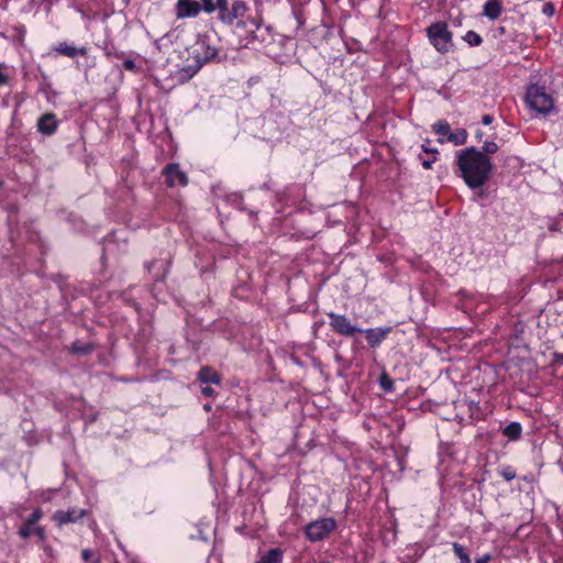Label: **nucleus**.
Instances as JSON below:
<instances>
[{
	"label": "nucleus",
	"instance_id": "obj_1",
	"mask_svg": "<svg viewBox=\"0 0 563 563\" xmlns=\"http://www.w3.org/2000/svg\"><path fill=\"white\" fill-rule=\"evenodd\" d=\"M456 174L472 190L481 189L490 178L492 159L474 146L461 150L456 156Z\"/></svg>",
	"mask_w": 563,
	"mask_h": 563
},
{
	"label": "nucleus",
	"instance_id": "obj_2",
	"mask_svg": "<svg viewBox=\"0 0 563 563\" xmlns=\"http://www.w3.org/2000/svg\"><path fill=\"white\" fill-rule=\"evenodd\" d=\"M206 13L218 12L219 20L228 25L240 18H243L249 10L243 0H234L229 7V0H201Z\"/></svg>",
	"mask_w": 563,
	"mask_h": 563
},
{
	"label": "nucleus",
	"instance_id": "obj_3",
	"mask_svg": "<svg viewBox=\"0 0 563 563\" xmlns=\"http://www.w3.org/2000/svg\"><path fill=\"white\" fill-rule=\"evenodd\" d=\"M526 102L536 112L541 114L550 113L554 108V100L545 88L539 85H531L526 92Z\"/></svg>",
	"mask_w": 563,
	"mask_h": 563
},
{
	"label": "nucleus",
	"instance_id": "obj_4",
	"mask_svg": "<svg viewBox=\"0 0 563 563\" xmlns=\"http://www.w3.org/2000/svg\"><path fill=\"white\" fill-rule=\"evenodd\" d=\"M426 32L430 43L439 53H448L453 47L452 33L445 22L432 23Z\"/></svg>",
	"mask_w": 563,
	"mask_h": 563
},
{
	"label": "nucleus",
	"instance_id": "obj_5",
	"mask_svg": "<svg viewBox=\"0 0 563 563\" xmlns=\"http://www.w3.org/2000/svg\"><path fill=\"white\" fill-rule=\"evenodd\" d=\"M336 527L333 518H321L308 523L305 528L306 537L311 542H318L327 538Z\"/></svg>",
	"mask_w": 563,
	"mask_h": 563
},
{
	"label": "nucleus",
	"instance_id": "obj_6",
	"mask_svg": "<svg viewBox=\"0 0 563 563\" xmlns=\"http://www.w3.org/2000/svg\"><path fill=\"white\" fill-rule=\"evenodd\" d=\"M328 317L330 318V327L332 330L343 336H353L355 333L361 332L362 329L351 323L344 314H339L335 312H328Z\"/></svg>",
	"mask_w": 563,
	"mask_h": 563
},
{
	"label": "nucleus",
	"instance_id": "obj_7",
	"mask_svg": "<svg viewBox=\"0 0 563 563\" xmlns=\"http://www.w3.org/2000/svg\"><path fill=\"white\" fill-rule=\"evenodd\" d=\"M203 10V4L196 0H177V19L196 18Z\"/></svg>",
	"mask_w": 563,
	"mask_h": 563
},
{
	"label": "nucleus",
	"instance_id": "obj_8",
	"mask_svg": "<svg viewBox=\"0 0 563 563\" xmlns=\"http://www.w3.org/2000/svg\"><path fill=\"white\" fill-rule=\"evenodd\" d=\"M164 175L166 178V184L169 187L174 186H186L188 184V177L187 175L179 168L178 164H168L164 168Z\"/></svg>",
	"mask_w": 563,
	"mask_h": 563
},
{
	"label": "nucleus",
	"instance_id": "obj_9",
	"mask_svg": "<svg viewBox=\"0 0 563 563\" xmlns=\"http://www.w3.org/2000/svg\"><path fill=\"white\" fill-rule=\"evenodd\" d=\"M87 515V510L79 509V508H71L68 510H57L53 519L59 525H68V523H75L79 519L84 518Z\"/></svg>",
	"mask_w": 563,
	"mask_h": 563
},
{
	"label": "nucleus",
	"instance_id": "obj_10",
	"mask_svg": "<svg viewBox=\"0 0 563 563\" xmlns=\"http://www.w3.org/2000/svg\"><path fill=\"white\" fill-rule=\"evenodd\" d=\"M391 328L390 327H384V328H375V329H366L362 330L361 332L364 333L365 339L367 340L371 347L375 349L377 347L390 333Z\"/></svg>",
	"mask_w": 563,
	"mask_h": 563
},
{
	"label": "nucleus",
	"instance_id": "obj_11",
	"mask_svg": "<svg viewBox=\"0 0 563 563\" xmlns=\"http://www.w3.org/2000/svg\"><path fill=\"white\" fill-rule=\"evenodd\" d=\"M217 54L218 49L216 47L210 46L206 42H201L194 51V58H196L198 62H201V65L203 66L206 63L213 59Z\"/></svg>",
	"mask_w": 563,
	"mask_h": 563
},
{
	"label": "nucleus",
	"instance_id": "obj_12",
	"mask_svg": "<svg viewBox=\"0 0 563 563\" xmlns=\"http://www.w3.org/2000/svg\"><path fill=\"white\" fill-rule=\"evenodd\" d=\"M57 129V120L54 113H45L37 121V130L45 135H52Z\"/></svg>",
	"mask_w": 563,
	"mask_h": 563
},
{
	"label": "nucleus",
	"instance_id": "obj_13",
	"mask_svg": "<svg viewBox=\"0 0 563 563\" xmlns=\"http://www.w3.org/2000/svg\"><path fill=\"white\" fill-rule=\"evenodd\" d=\"M55 52L59 55L67 57H76L77 55L86 56L87 48L86 47H76L75 45L68 44L67 42H62L57 46H55Z\"/></svg>",
	"mask_w": 563,
	"mask_h": 563
},
{
	"label": "nucleus",
	"instance_id": "obj_14",
	"mask_svg": "<svg viewBox=\"0 0 563 563\" xmlns=\"http://www.w3.org/2000/svg\"><path fill=\"white\" fill-rule=\"evenodd\" d=\"M201 62H198L196 58H194V63L180 68L177 71L176 76L178 81L181 84L187 82L201 69Z\"/></svg>",
	"mask_w": 563,
	"mask_h": 563
},
{
	"label": "nucleus",
	"instance_id": "obj_15",
	"mask_svg": "<svg viewBox=\"0 0 563 563\" xmlns=\"http://www.w3.org/2000/svg\"><path fill=\"white\" fill-rule=\"evenodd\" d=\"M198 379L205 384H220V375L208 366L200 368Z\"/></svg>",
	"mask_w": 563,
	"mask_h": 563
},
{
	"label": "nucleus",
	"instance_id": "obj_16",
	"mask_svg": "<svg viewBox=\"0 0 563 563\" xmlns=\"http://www.w3.org/2000/svg\"><path fill=\"white\" fill-rule=\"evenodd\" d=\"M501 10H503V8L498 0H488L484 4L483 14L490 20H496L501 14Z\"/></svg>",
	"mask_w": 563,
	"mask_h": 563
},
{
	"label": "nucleus",
	"instance_id": "obj_17",
	"mask_svg": "<svg viewBox=\"0 0 563 563\" xmlns=\"http://www.w3.org/2000/svg\"><path fill=\"white\" fill-rule=\"evenodd\" d=\"M521 432H522V428L519 422H510L503 430V434L508 440H511V441L518 440L521 435Z\"/></svg>",
	"mask_w": 563,
	"mask_h": 563
},
{
	"label": "nucleus",
	"instance_id": "obj_18",
	"mask_svg": "<svg viewBox=\"0 0 563 563\" xmlns=\"http://www.w3.org/2000/svg\"><path fill=\"white\" fill-rule=\"evenodd\" d=\"M467 140V132L464 129L456 130L455 132L449 133L446 141L455 144V145H462L466 143Z\"/></svg>",
	"mask_w": 563,
	"mask_h": 563
},
{
	"label": "nucleus",
	"instance_id": "obj_19",
	"mask_svg": "<svg viewBox=\"0 0 563 563\" xmlns=\"http://www.w3.org/2000/svg\"><path fill=\"white\" fill-rule=\"evenodd\" d=\"M283 552L278 548L271 549L262 559L256 563H277L282 560Z\"/></svg>",
	"mask_w": 563,
	"mask_h": 563
},
{
	"label": "nucleus",
	"instance_id": "obj_20",
	"mask_svg": "<svg viewBox=\"0 0 563 563\" xmlns=\"http://www.w3.org/2000/svg\"><path fill=\"white\" fill-rule=\"evenodd\" d=\"M452 550L454 554L459 558L460 563H471L470 554L467 553L464 545L461 543L454 542L452 544Z\"/></svg>",
	"mask_w": 563,
	"mask_h": 563
},
{
	"label": "nucleus",
	"instance_id": "obj_21",
	"mask_svg": "<svg viewBox=\"0 0 563 563\" xmlns=\"http://www.w3.org/2000/svg\"><path fill=\"white\" fill-rule=\"evenodd\" d=\"M432 129H433L434 133L438 135H443V136L448 137V135L450 133V124L444 120L437 121L432 125Z\"/></svg>",
	"mask_w": 563,
	"mask_h": 563
},
{
	"label": "nucleus",
	"instance_id": "obj_22",
	"mask_svg": "<svg viewBox=\"0 0 563 563\" xmlns=\"http://www.w3.org/2000/svg\"><path fill=\"white\" fill-rule=\"evenodd\" d=\"M378 382L383 390L387 393L394 390V380L386 373L380 374Z\"/></svg>",
	"mask_w": 563,
	"mask_h": 563
},
{
	"label": "nucleus",
	"instance_id": "obj_23",
	"mask_svg": "<svg viewBox=\"0 0 563 563\" xmlns=\"http://www.w3.org/2000/svg\"><path fill=\"white\" fill-rule=\"evenodd\" d=\"M463 38L470 46H478L483 42L481 35L474 31H468Z\"/></svg>",
	"mask_w": 563,
	"mask_h": 563
},
{
	"label": "nucleus",
	"instance_id": "obj_24",
	"mask_svg": "<svg viewBox=\"0 0 563 563\" xmlns=\"http://www.w3.org/2000/svg\"><path fill=\"white\" fill-rule=\"evenodd\" d=\"M36 526H29L26 521L20 527L18 533L22 539H27L30 536L33 534L34 528Z\"/></svg>",
	"mask_w": 563,
	"mask_h": 563
},
{
	"label": "nucleus",
	"instance_id": "obj_25",
	"mask_svg": "<svg viewBox=\"0 0 563 563\" xmlns=\"http://www.w3.org/2000/svg\"><path fill=\"white\" fill-rule=\"evenodd\" d=\"M498 151V145L495 142L486 141L484 142L482 150L479 152L484 153V155L488 156L489 154H495Z\"/></svg>",
	"mask_w": 563,
	"mask_h": 563
},
{
	"label": "nucleus",
	"instance_id": "obj_26",
	"mask_svg": "<svg viewBox=\"0 0 563 563\" xmlns=\"http://www.w3.org/2000/svg\"><path fill=\"white\" fill-rule=\"evenodd\" d=\"M42 510L35 509L26 519L25 521L29 523V526H36L37 521L42 518Z\"/></svg>",
	"mask_w": 563,
	"mask_h": 563
},
{
	"label": "nucleus",
	"instance_id": "obj_27",
	"mask_svg": "<svg viewBox=\"0 0 563 563\" xmlns=\"http://www.w3.org/2000/svg\"><path fill=\"white\" fill-rule=\"evenodd\" d=\"M501 476L507 481H511L516 477V472L510 467V466H507L505 468H503V471L500 472Z\"/></svg>",
	"mask_w": 563,
	"mask_h": 563
},
{
	"label": "nucleus",
	"instance_id": "obj_28",
	"mask_svg": "<svg viewBox=\"0 0 563 563\" xmlns=\"http://www.w3.org/2000/svg\"><path fill=\"white\" fill-rule=\"evenodd\" d=\"M71 351L77 354H87L91 351V346L90 345L79 346L77 344H73Z\"/></svg>",
	"mask_w": 563,
	"mask_h": 563
},
{
	"label": "nucleus",
	"instance_id": "obj_29",
	"mask_svg": "<svg viewBox=\"0 0 563 563\" xmlns=\"http://www.w3.org/2000/svg\"><path fill=\"white\" fill-rule=\"evenodd\" d=\"M421 158V164L423 166L424 169H430L432 167V164L435 162L437 159V155H432V157L430 158Z\"/></svg>",
	"mask_w": 563,
	"mask_h": 563
},
{
	"label": "nucleus",
	"instance_id": "obj_30",
	"mask_svg": "<svg viewBox=\"0 0 563 563\" xmlns=\"http://www.w3.org/2000/svg\"><path fill=\"white\" fill-rule=\"evenodd\" d=\"M123 67L126 69V70H130V71H135L136 70V65L134 63V60L128 58L123 62Z\"/></svg>",
	"mask_w": 563,
	"mask_h": 563
},
{
	"label": "nucleus",
	"instance_id": "obj_31",
	"mask_svg": "<svg viewBox=\"0 0 563 563\" xmlns=\"http://www.w3.org/2000/svg\"><path fill=\"white\" fill-rule=\"evenodd\" d=\"M542 12L549 16L553 15L554 13V5L552 3H545L543 5Z\"/></svg>",
	"mask_w": 563,
	"mask_h": 563
},
{
	"label": "nucleus",
	"instance_id": "obj_32",
	"mask_svg": "<svg viewBox=\"0 0 563 563\" xmlns=\"http://www.w3.org/2000/svg\"><path fill=\"white\" fill-rule=\"evenodd\" d=\"M33 534H36L41 541H44V540H45V531H44V529H43L42 527H40V526H36V527L34 528V532H33Z\"/></svg>",
	"mask_w": 563,
	"mask_h": 563
},
{
	"label": "nucleus",
	"instance_id": "obj_33",
	"mask_svg": "<svg viewBox=\"0 0 563 563\" xmlns=\"http://www.w3.org/2000/svg\"><path fill=\"white\" fill-rule=\"evenodd\" d=\"M490 561H492V555L487 553V554H484L481 558H477L475 560V563H489Z\"/></svg>",
	"mask_w": 563,
	"mask_h": 563
},
{
	"label": "nucleus",
	"instance_id": "obj_34",
	"mask_svg": "<svg viewBox=\"0 0 563 563\" xmlns=\"http://www.w3.org/2000/svg\"><path fill=\"white\" fill-rule=\"evenodd\" d=\"M81 558L84 561H89L92 558V551L89 549H84L81 551Z\"/></svg>",
	"mask_w": 563,
	"mask_h": 563
},
{
	"label": "nucleus",
	"instance_id": "obj_35",
	"mask_svg": "<svg viewBox=\"0 0 563 563\" xmlns=\"http://www.w3.org/2000/svg\"><path fill=\"white\" fill-rule=\"evenodd\" d=\"M8 82V76L2 71V65L0 64V86Z\"/></svg>",
	"mask_w": 563,
	"mask_h": 563
},
{
	"label": "nucleus",
	"instance_id": "obj_36",
	"mask_svg": "<svg viewBox=\"0 0 563 563\" xmlns=\"http://www.w3.org/2000/svg\"><path fill=\"white\" fill-rule=\"evenodd\" d=\"M493 122V117L490 114H484L482 117V123L485 125H489Z\"/></svg>",
	"mask_w": 563,
	"mask_h": 563
},
{
	"label": "nucleus",
	"instance_id": "obj_37",
	"mask_svg": "<svg viewBox=\"0 0 563 563\" xmlns=\"http://www.w3.org/2000/svg\"><path fill=\"white\" fill-rule=\"evenodd\" d=\"M201 393H202L205 396L210 397V396H212V395H213L214 390H213V388H211V387H203V388L201 389Z\"/></svg>",
	"mask_w": 563,
	"mask_h": 563
},
{
	"label": "nucleus",
	"instance_id": "obj_38",
	"mask_svg": "<svg viewBox=\"0 0 563 563\" xmlns=\"http://www.w3.org/2000/svg\"><path fill=\"white\" fill-rule=\"evenodd\" d=\"M422 148H423V152H426V153H429V154H432V155H437L438 154V150L437 148H430V146H426L424 144L422 145Z\"/></svg>",
	"mask_w": 563,
	"mask_h": 563
},
{
	"label": "nucleus",
	"instance_id": "obj_39",
	"mask_svg": "<svg viewBox=\"0 0 563 563\" xmlns=\"http://www.w3.org/2000/svg\"><path fill=\"white\" fill-rule=\"evenodd\" d=\"M483 136V133L481 131H477L476 132V139L481 140Z\"/></svg>",
	"mask_w": 563,
	"mask_h": 563
},
{
	"label": "nucleus",
	"instance_id": "obj_40",
	"mask_svg": "<svg viewBox=\"0 0 563 563\" xmlns=\"http://www.w3.org/2000/svg\"><path fill=\"white\" fill-rule=\"evenodd\" d=\"M125 3H129L131 0H123Z\"/></svg>",
	"mask_w": 563,
	"mask_h": 563
},
{
	"label": "nucleus",
	"instance_id": "obj_41",
	"mask_svg": "<svg viewBox=\"0 0 563 563\" xmlns=\"http://www.w3.org/2000/svg\"><path fill=\"white\" fill-rule=\"evenodd\" d=\"M562 339H563V334H562ZM561 357H562V361H563V354H562V356H561Z\"/></svg>",
	"mask_w": 563,
	"mask_h": 563
}]
</instances>
